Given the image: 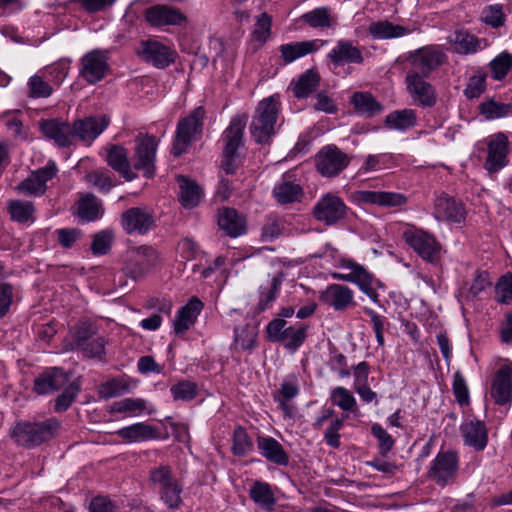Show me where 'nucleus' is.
<instances>
[{
  "label": "nucleus",
  "instance_id": "nucleus-1",
  "mask_svg": "<svg viewBox=\"0 0 512 512\" xmlns=\"http://www.w3.org/2000/svg\"><path fill=\"white\" fill-rule=\"evenodd\" d=\"M60 427L55 418L40 422L20 421L13 427L11 437L18 445L32 449L55 438Z\"/></svg>",
  "mask_w": 512,
  "mask_h": 512
},
{
  "label": "nucleus",
  "instance_id": "nucleus-2",
  "mask_svg": "<svg viewBox=\"0 0 512 512\" xmlns=\"http://www.w3.org/2000/svg\"><path fill=\"white\" fill-rule=\"evenodd\" d=\"M149 485L158 492L160 499L172 510L180 508L183 486L168 464H160L150 469Z\"/></svg>",
  "mask_w": 512,
  "mask_h": 512
},
{
  "label": "nucleus",
  "instance_id": "nucleus-3",
  "mask_svg": "<svg viewBox=\"0 0 512 512\" xmlns=\"http://www.w3.org/2000/svg\"><path fill=\"white\" fill-rule=\"evenodd\" d=\"M338 268L347 269L349 273L331 274L334 280L353 283L358 286L359 290L364 293L374 303H379V294L377 287L382 286L372 273H370L363 265L357 263L353 259H343Z\"/></svg>",
  "mask_w": 512,
  "mask_h": 512
},
{
  "label": "nucleus",
  "instance_id": "nucleus-4",
  "mask_svg": "<svg viewBox=\"0 0 512 512\" xmlns=\"http://www.w3.org/2000/svg\"><path fill=\"white\" fill-rule=\"evenodd\" d=\"M279 113V102L275 96H270L259 102L250 130L255 141L260 144L269 143L275 134V126Z\"/></svg>",
  "mask_w": 512,
  "mask_h": 512
},
{
  "label": "nucleus",
  "instance_id": "nucleus-5",
  "mask_svg": "<svg viewBox=\"0 0 512 512\" xmlns=\"http://www.w3.org/2000/svg\"><path fill=\"white\" fill-rule=\"evenodd\" d=\"M204 117L205 109L198 106L188 116L179 120L172 147L174 156H180L187 151L192 142L201 138Z\"/></svg>",
  "mask_w": 512,
  "mask_h": 512
},
{
  "label": "nucleus",
  "instance_id": "nucleus-6",
  "mask_svg": "<svg viewBox=\"0 0 512 512\" xmlns=\"http://www.w3.org/2000/svg\"><path fill=\"white\" fill-rule=\"evenodd\" d=\"M405 242L425 261L437 264L442 256V246L435 237L419 229L403 232Z\"/></svg>",
  "mask_w": 512,
  "mask_h": 512
},
{
  "label": "nucleus",
  "instance_id": "nucleus-7",
  "mask_svg": "<svg viewBox=\"0 0 512 512\" xmlns=\"http://www.w3.org/2000/svg\"><path fill=\"white\" fill-rule=\"evenodd\" d=\"M406 60L412 68L408 72L429 76L433 70L446 61V54L440 46L428 45L409 52Z\"/></svg>",
  "mask_w": 512,
  "mask_h": 512
},
{
  "label": "nucleus",
  "instance_id": "nucleus-8",
  "mask_svg": "<svg viewBox=\"0 0 512 512\" xmlns=\"http://www.w3.org/2000/svg\"><path fill=\"white\" fill-rule=\"evenodd\" d=\"M108 52L93 49L79 60V77L87 84L94 85L103 80L109 71Z\"/></svg>",
  "mask_w": 512,
  "mask_h": 512
},
{
  "label": "nucleus",
  "instance_id": "nucleus-9",
  "mask_svg": "<svg viewBox=\"0 0 512 512\" xmlns=\"http://www.w3.org/2000/svg\"><path fill=\"white\" fill-rule=\"evenodd\" d=\"M120 224L128 235H145L156 227L155 213L147 206L131 207L121 214Z\"/></svg>",
  "mask_w": 512,
  "mask_h": 512
},
{
  "label": "nucleus",
  "instance_id": "nucleus-10",
  "mask_svg": "<svg viewBox=\"0 0 512 512\" xmlns=\"http://www.w3.org/2000/svg\"><path fill=\"white\" fill-rule=\"evenodd\" d=\"M433 216L438 221L463 226L466 221L467 210L461 200L441 192L434 199Z\"/></svg>",
  "mask_w": 512,
  "mask_h": 512
},
{
  "label": "nucleus",
  "instance_id": "nucleus-11",
  "mask_svg": "<svg viewBox=\"0 0 512 512\" xmlns=\"http://www.w3.org/2000/svg\"><path fill=\"white\" fill-rule=\"evenodd\" d=\"M348 207L343 199L333 193L320 197L313 208L314 218L325 225H334L347 215Z\"/></svg>",
  "mask_w": 512,
  "mask_h": 512
},
{
  "label": "nucleus",
  "instance_id": "nucleus-12",
  "mask_svg": "<svg viewBox=\"0 0 512 512\" xmlns=\"http://www.w3.org/2000/svg\"><path fill=\"white\" fill-rule=\"evenodd\" d=\"M157 140L148 134H139L135 139L134 168L142 170L147 178L155 174Z\"/></svg>",
  "mask_w": 512,
  "mask_h": 512
},
{
  "label": "nucleus",
  "instance_id": "nucleus-13",
  "mask_svg": "<svg viewBox=\"0 0 512 512\" xmlns=\"http://www.w3.org/2000/svg\"><path fill=\"white\" fill-rule=\"evenodd\" d=\"M348 155L335 145L323 147L315 156L318 172L325 177H334L343 171L349 164Z\"/></svg>",
  "mask_w": 512,
  "mask_h": 512
},
{
  "label": "nucleus",
  "instance_id": "nucleus-14",
  "mask_svg": "<svg viewBox=\"0 0 512 512\" xmlns=\"http://www.w3.org/2000/svg\"><path fill=\"white\" fill-rule=\"evenodd\" d=\"M57 172L56 163L50 160L44 167L33 171L26 179L20 182L15 187V190L23 195L39 197L46 192V183L53 179Z\"/></svg>",
  "mask_w": 512,
  "mask_h": 512
},
{
  "label": "nucleus",
  "instance_id": "nucleus-15",
  "mask_svg": "<svg viewBox=\"0 0 512 512\" xmlns=\"http://www.w3.org/2000/svg\"><path fill=\"white\" fill-rule=\"evenodd\" d=\"M483 144L487 147L485 169L490 173H496L507 164L509 141L505 133L498 132L486 137Z\"/></svg>",
  "mask_w": 512,
  "mask_h": 512
},
{
  "label": "nucleus",
  "instance_id": "nucleus-16",
  "mask_svg": "<svg viewBox=\"0 0 512 512\" xmlns=\"http://www.w3.org/2000/svg\"><path fill=\"white\" fill-rule=\"evenodd\" d=\"M458 472V456L454 451H440L430 464L428 476L438 485L445 486Z\"/></svg>",
  "mask_w": 512,
  "mask_h": 512
},
{
  "label": "nucleus",
  "instance_id": "nucleus-17",
  "mask_svg": "<svg viewBox=\"0 0 512 512\" xmlns=\"http://www.w3.org/2000/svg\"><path fill=\"white\" fill-rule=\"evenodd\" d=\"M75 347L86 357H101L105 352V340L97 335L96 328L90 323H83L74 333Z\"/></svg>",
  "mask_w": 512,
  "mask_h": 512
},
{
  "label": "nucleus",
  "instance_id": "nucleus-18",
  "mask_svg": "<svg viewBox=\"0 0 512 512\" xmlns=\"http://www.w3.org/2000/svg\"><path fill=\"white\" fill-rule=\"evenodd\" d=\"M417 72H407L406 86L407 91L416 104L419 106L433 107L437 102V93L435 88Z\"/></svg>",
  "mask_w": 512,
  "mask_h": 512
},
{
  "label": "nucleus",
  "instance_id": "nucleus-19",
  "mask_svg": "<svg viewBox=\"0 0 512 512\" xmlns=\"http://www.w3.org/2000/svg\"><path fill=\"white\" fill-rule=\"evenodd\" d=\"M159 263V253L148 245H142L130 250L127 268L133 278L142 277Z\"/></svg>",
  "mask_w": 512,
  "mask_h": 512
},
{
  "label": "nucleus",
  "instance_id": "nucleus-20",
  "mask_svg": "<svg viewBox=\"0 0 512 512\" xmlns=\"http://www.w3.org/2000/svg\"><path fill=\"white\" fill-rule=\"evenodd\" d=\"M138 56L157 68H165L174 61L175 52L156 40H145L140 43Z\"/></svg>",
  "mask_w": 512,
  "mask_h": 512
},
{
  "label": "nucleus",
  "instance_id": "nucleus-21",
  "mask_svg": "<svg viewBox=\"0 0 512 512\" xmlns=\"http://www.w3.org/2000/svg\"><path fill=\"white\" fill-rule=\"evenodd\" d=\"M491 397L498 405H506L512 400V363L502 365L492 378Z\"/></svg>",
  "mask_w": 512,
  "mask_h": 512
},
{
  "label": "nucleus",
  "instance_id": "nucleus-22",
  "mask_svg": "<svg viewBox=\"0 0 512 512\" xmlns=\"http://www.w3.org/2000/svg\"><path fill=\"white\" fill-rule=\"evenodd\" d=\"M320 301L335 311H345L355 305L354 292L342 284H330L321 292Z\"/></svg>",
  "mask_w": 512,
  "mask_h": 512
},
{
  "label": "nucleus",
  "instance_id": "nucleus-23",
  "mask_svg": "<svg viewBox=\"0 0 512 512\" xmlns=\"http://www.w3.org/2000/svg\"><path fill=\"white\" fill-rule=\"evenodd\" d=\"M110 124V118L106 115H97L77 120L73 124V137L83 142L94 141Z\"/></svg>",
  "mask_w": 512,
  "mask_h": 512
},
{
  "label": "nucleus",
  "instance_id": "nucleus-24",
  "mask_svg": "<svg viewBox=\"0 0 512 512\" xmlns=\"http://www.w3.org/2000/svg\"><path fill=\"white\" fill-rule=\"evenodd\" d=\"M327 59L335 67L345 64H362L364 62L362 50L354 45L352 41L346 39H340L336 42V45L327 54Z\"/></svg>",
  "mask_w": 512,
  "mask_h": 512
},
{
  "label": "nucleus",
  "instance_id": "nucleus-25",
  "mask_svg": "<svg viewBox=\"0 0 512 512\" xmlns=\"http://www.w3.org/2000/svg\"><path fill=\"white\" fill-rule=\"evenodd\" d=\"M146 21L154 27L181 25L186 16L177 8L166 5H154L145 11Z\"/></svg>",
  "mask_w": 512,
  "mask_h": 512
},
{
  "label": "nucleus",
  "instance_id": "nucleus-26",
  "mask_svg": "<svg viewBox=\"0 0 512 512\" xmlns=\"http://www.w3.org/2000/svg\"><path fill=\"white\" fill-rule=\"evenodd\" d=\"M454 52L460 55H471L484 50L488 46L485 38H479L467 30H456L448 37Z\"/></svg>",
  "mask_w": 512,
  "mask_h": 512
},
{
  "label": "nucleus",
  "instance_id": "nucleus-27",
  "mask_svg": "<svg viewBox=\"0 0 512 512\" xmlns=\"http://www.w3.org/2000/svg\"><path fill=\"white\" fill-rule=\"evenodd\" d=\"M464 444L482 451L488 443V431L483 421L467 419L460 426Z\"/></svg>",
  "mask_w": 512,
  "mask_h": 512
},
{
  "label": "nucleus",
  "instance_id": "nucleus-28",
  "mask_svg": "<svg viewBox=\"0 0 512 512\" xmlns=\"http://www.w3.org/2000/svg\"><path fill=\"white\" fill-rule=\"evenodd\" d=\"M69 383L68 375L59 368H50L34 380V391L46 395L64 388Z\"/></svg>",
  "mask_w": 512,
  "mask_h": 512
},
{
  "label": "nucleus",
  "instance_id": "nucleus-29",
  "mask_svg": "<svg viewBox=\"0 0 512 512\" xmlns=\"http://www.w3.org/2000/svg\"><path fill=\"white\" fill-rule=\"evenodd\" d=\"M327 44L328 41L323 39L292 42L282 44L279 47V51L281 53V57L284 63L289 64L301 57L318 51L320 48L324 47Z\"/></svg>",
  "mask_w": 512,
  "mask_h": 512
},
{
  "label": "nucleus",
  "instance_id": "nucleus-30",
  "mask_svg": "<svg viewBox=\"0 0 512 512\" xmlns=\"http://www.w3.org/2000/svg\"><path fill=\"white\" fill-rule=\"evenodd\" d=\"M42 133L61 147L72 144L73 125L59 119L42 120L39 123Z\"/></svg>",
  "mask_w": 512,
  "mask_h": 512
},
{
  "label": "nucleus",
  "instance_id": "nucleus-31",
  "mask_svg": "<svg viewBox=\"0 0 512 512\" xmlns=\"http://www.w3.org/2000/svg\"><path fill=\"white\" fill-rule=\"evenodd\" d=\"M203 308V303L196 297L191 298L186 305L181 307L173 321L176 335H183L197 320Z\"/></svg>",
  "mask_w": 512,
  "mask_h": 512
},
{
  "label": "nucleus",
  "instance_id": "nucleus-32",
  "mask_svg": "<svg viewBox=\"0 0 512 512\" xmlns=\"http://www.w3.org/2000/svg\"><path fill=\"white\" fill-rule=\"evenodd\" d=\"M246 122L240 116L231 119L228 127L222 133L224 142L223 153L227 155L238 154L237 150L243 146V135Z\"/></svg>",
  "mask_w": 512,
  "mask_h": 512
},
{
  "label": "nucleus",
  "instance_id": "nucleus-33",
  "mask_svg": "<svg viewBox=\"0 0 512 512\" xmlns=\"http://www.w3.org/2000/svg\"><path fill=\"white\" fill-rule=\"evenodd\" d=\"M257 447L260 454L269 462L280 466H286L289 463V455L282 445L273 437L261 436L257 439Z\"/></svg>",
  "mask_w": 512,
  "mask_h": 512
},
{
  "label": "nucleus",
  "instance_id": "nucleus-34",
  "mask_svg": "<svg viewBox=\"0 0 512 512\" xmlns=\"http://www.w3.org/2000/svg\"><path fill=\"white\" fill-rule=\"evenodd\" d=\"M107 164L118 172L125 180L131 181L136 175L133 173L128 159V151L120 145H113L107 149Z\"/></svg>",
  "mask_w": 512,
  "mask_h": 512
},
{
  "label": "nucleus",
  "instance_id": "nucleus-35",
  "mask_svg": "<svg viewBox=\"0 0 512 512\" xmlns=\"http://www.w3.org/2000/svg\"><path fill=\"white\" fill-rule=\"evenodd\" d=\"M117 434L129 443L142 442L159 437L158 429L155 426L142 422L123 427L117 431Z\"/></svg>",
  "mask_w": 512,
  "mask_h": 512
},
{
  "label": "nucleus",
  "instance_id": "nucleus-36",
  "mask_svg": "<svg viewBox=\"0 0 512 512\" xmlns=\"http://www.w3.org/2000/svg\"><path fill=\"white\" fill-rule=\"evenodd\" d=\"M218 225L230 237H238L245 232L244 219L232 208H223L219 211Z\"/></svg>",
  "mask_w": 512,
  "mask_h": 512
},
{
  "label": "nucleus",
  "instance_id": "nucleus-37",
  "mask_svg": "<svg viewBox=\"0 0 512 512\" xmlns=\"http://www.w3.org/2000/svg\"><path fill=\"white\" fill-rule=\"evenodd\" d=\"M351 104L358 114L366 117H374L383 111V106L367 92H355Z\"/></svg>",
  "mask_w": 512,
  "mask_h": 512
},
{
  "label": "nucleus",
  "instance_id": "nucleus-38",
  "mask_svg": "<svg viewBox=\"0 0 512 512\" xmlns=\"http://www.w3.org/2000/svg\"><path fill=\"white\" fill-rule=\"evenodd\" d=\"M417 124V115L413 109L395 110L385 118V125L392 130L407 131Z\"/></svg>",
  "mask_w": 512,
  "mask_h": 512
},
{
  "label": "nucleus",
  "instance_id": "nucleus-39",
  "mask_svg": "<svg viewBox=\"0 0 512 512\" xmlns=\"http://www.w3.org/2000/svg\"><path fill=\"white\" fill-rule=\"evenodd\" d=\"M179 182V200L184 208L196 207L201 199L202 190L196 182L189 180L186 177L180 176Z\"/></svg>",
  "mask_w": 512,
  "mask_h": 512
},
{
  "label": "nucleus",
  "instance_id": "nucleus-40",
  "mask_svg": "<svg viewBox=\"0 0 512 512\" xmlns=\"http://www.w3.org/2000/svg\"><path fill=\"white\" fill-rule=\"evenodd\" d=\"M250 498L266 511H272L276 503L274 493L268 483L256 481L249 490Z\"/></svg>",
  "mask_w": 512,
  "mask_h": 512
},
{
  "label": "nucleus",
  "instance_id": "nucleus-41",
  "mask_svg": "<svg viewBox=\"0 0 512 512\" xmlns=\"http://www.w3.org/2000/svg\"><path fill=\"white\" fill-rule=\"evenodd\" d=\"M282 280L283 275L278 273L273 275L265 285L260 287V297L258 302L259 312L267 309L276 300Z\"/></svg>",
  "mask_w": 512,
  "mask_h": 512
},
{
  "label": "nucleus",
  "instance_id": "nucleus-42",
  "mask_svg": "<svg viewBox=\"0 0 512 512\" xmlns=\"http://www.w3.org/2000/svg\"><path fill=\"white\" fill-rule=\"evenodd\" d=\"M369 33L379 39L398 38L408 33V29L401 25H395L389 21L373 22L369 26Z\"/></svg>",
  "mask_w": 512,
  "mask_h": 512
},
{
  "label": "nucleus",
  "instance_id": "nucleus-43",
  "mask_svg": "<svg viewBox=\"0 0 512 512\" xmlns=\"http://www.w3.org/2000/svg\"><path fill=\"white\" fill-rule=\"evenodd\" d=\"M103 214L101 201L89 194L81 199L78 204V216L84 221H95Z\"/></svg>",
  "mask_w": 512,
  "mask_h": 512
},
{
  "label": "nucleus",
  "instance_id": "nucleus-44",
  "mask_svg": "<svg viewBox=\"0 0 512 512\" xmlns=\"http://www.w3.org/2000/svg\"><path fill=\"white\" fill-rule=\"evenodd\" d=\"M273 195L278 203L288 204L300 199L302 188L296 183L283 180L275 185Z\"/></svg>",
  "mask_w": 512,
  "mask_h": 512
},
{
  "label": "nucleus",
  "instance_id": "nucleus-45",
  "mask_svg": "<svg viewBox=\"0 0 512 512\" xmlns=\"http://www.w3.org/2000/svg\"><path fill=\"white\" fill-rule=\"evenodd\" d=\"M320 75L318 72L309 69L305 71L296 82L293 92L295 97L304 98L316 91L319 86Z\"/></svg>",
  "mask_w": 512,
  "mask_h": 512
},
{
  "label": "nucleus",
  "instance_id": "nucleus-46",
  "mask_svg": "<svg viewBox=\"0 0 512 512\" xmlns=\"http://www.w3.org/2000/svg\"><path fill=\"white\" fill-rule=\"evenodd\" d=\"M45 75L37 73L31 76L27 81L28 97L33 99L48 98L52 95L54 88Z\"/></svg>",
  "mask_w": 512,
  "mask_h": 512
},
{
  "label": "nucleus",
  "instance_id": "nucleus-47",
  "mask_svg": "<svg viewBox=\"0 0 512 512\" xmlns=\"http://www.w3.org/2000/svg\"><path fill=\"white\" fill-rule=\"evenodd\" d=\"M8 212L13 221L18 223H26L34 221L35 208L32 202L24 200H10L8 204Z\"/></svg>",
  "mask_w": 512,
  "mask_h": 512
},
{
  "label": "nucleus",
  "instance_id": "nucleus-48",
  "mask_svg": "<svg viewBox=\"0 0 512 512\" xmlns=\"http://www.w3.org/2000/svg\"><path fill=\"white\" fill-rule=\"evenodd\" d=\"M257 328L251 325L237 327L234 330V347L240 350H252L257 343Z\"/></svg>",
  "mask_w": 512,
  "mask_h": 512
},
{
  "label": "nucleus",
  "instance_id": "nucleus-49",
  "mask_svg": "<svg viewBox=\"0 0 512 512\" xmlns=\"http://www.w3.org/2000/svg\"><path fill=\"white\" fill-rule=\"evenodd\" d=\"M480 112L487 120H494L512 115V105L497 102L493 99L485 101L479 106Z\"/></svg>",
  "mask_w": 512,
  "mask_h": 512
},
{
  "label": "nucleus",
  "instance_id": "nucleus-50",
  "mask_svg": "<svg viewBox=\"0 0 512 512\" xmlns=\"http://www.w3.org/2000/svg\"><path fill=\"white\" fill-rule=\"evenodd\" d=\"M306 335L307 326L302 324L298 326H288L280 343H282L286 349L296 351L304 343Z\"/></svg>",
  "mask_w": 512,
  "mask_h": 512
},
{
  "label": "nucleus",
  "instance_id": "nucleus-51",
  "mask_svg": "<svg viewBox=\"0 0 512 512\" xmlns=\"http://www.w3.org/2000/svg\"><path fill=\"white\" fill-rule=\"evenodd\" d=\"M302 19L312 28H329L332 25L330 11L319 7L302 15Z\"/></svg>",
  "mask_w": 512,
  "mask_h": 512
},
{
  "label": "nucleus",
  "instance_id": "nucleus-52",
  "mask_svg": "<svg viewBox=\"0 0 512 512\" xmlns=\"http://www.w3.org/2000/svg\"><path fill=\"white\" fill-rule=\"evenodd\" d=\"M86 182L102 193H108L114 186L111 173L108 170H94L86 175Z\"/></svg>",
  "mask_w": 512,
  "mask_h": 512
},
{
  "label": "nucleus",
  "instance_id": "nucleus-53",
  "mask_svg": "<svg viewBox=\"0 0 512 512\" xmlns=\"http://www.w3.org/2000/svg\"><path fill=\"white\" fill-rule=\"evenodd\" d=\"M331 401L343 411H354L356 407V399L352 393L340 386L332 390Z\"/></svg>",
  "mask_w": 512,
  "mask_h": 512
},
{
  "label": "nucleus",
  "instance_id": "nucleus-54",
  "mask_svg": "<svg viewBox=\"0 0 512 512\" xmlns=\"http://www.w3.org/2000/svg\"><path fill=\"white\" fill-rule=\"evenodd\" d=\"M489 66L493 79L502 80L512 67V56L507 52H502L490 62Z\"/></svg>",
  "mask_w": 512,
  "mask_h": 512
},
{
  "label": "nucleus",
  "instance_id": "nucleus-55",
  "mask_svg": "<svg viewBox=\"0 0 512 512\" xmlns=\"http://www.w3.org/2000/svg\"><path fill=\"white\" fill-rule=\"evenodd\" d=\"M495 299L505 305L512 303V274L502 275L495 285Z\"/></svg>",
  "mask_w": 512,
  "mask_h": 512
},
{
  "label": "nucleus",
  "instance_id": "nucleus-56",
  "mask_svg": "<svg viewBox=\"0 0 512 512\" xmlns=\"http://www.w3.org/2000/svg\"><path fill=\"white\" fill-rule=\"evenodd\" d=\"M253 449V444L246 430L238 427L234 430L232 451L237 456H244Z\"/></svg>",
  "mask_w": 512,
  "mask_h": 512
},
{
  "label": "nucleus",
  "instance_id": "nucleus-57",
  "mask_svg": "<svg viewBox=\"0 0 512 512\" xmlns=\"http://www.w3.org/2000/svg\"><path fill=\"white\" fill-rule=\"evenodd\" d=\"M146 409L147 402L139 398H125L112 404V411L118 413L138 414Z\"/></svg>",
  "mask_w": 512,
  "mask_h": 512
},
{
  "label": "nucleus",
  "instance_id": "nucleus-58",
  "mask_svg": "<svg viewBox=\"0 0 512 512\" xmlns=\"http://www.w3.org/2000/svg\"><path fill=\"white\" fill-rule=\"evenodd\" d=\"M69 63L60 61L47 67L42 73L48 78L52 86L59 87L68 75Z\"/></svg>",
  "mask_w": 512,
  "mask_h": 512
},
{
  "label": "nucleus",
  "instance_id": "nucleus-59",
  "mask_svg": "<svg viewBox=\"0 0 512 512\" xmlns=\"http://www.w3.org/2000/svg\"><path fill=\"white\" fill-rule=\"evenodd\" d=\"M63 389V392L55 401L54 409L56 412L66 411L72 405L79 392V386L76 383H68Z\"/></svg>",
  "mask_w": 512,
  "mask_h": 512
},
{
  "label": "nucleus",
  "instance_id": "nucleus-60",
  "mask_svg": "<svg viewBox=\"0 0 512 512\" xmlns=\"http://www.w3.org/2000/svg\"><path fill=\"white\" fill-rule=\"evenodd\" d=\"M487 75L484 72H478L471 76L464 90V95L468 99L478 98L486 90Z\"/></svg>",
  "mask_w": 512,
  "mask_h": 512
},
{
  "label": "nucleus",
  "instance_id": "nucleus-61",
  "mask_svg": "<svg viewBox=\"0 0 512 512\" xmlns=\"http://www.w3.org/2000/svg\"><path fill=\"white\" fill-rule=\"evenodd\" d=\"M298 394L299 384L297 376L290 374L281 383L280 389L274 394V399L290 400Z\"/></svg>",
  "mask_w": 512,
  "mask_h": 512
},
{
  "label": "nucleus",
  "instance_id": "nucleus-62",
  "mask_svg": "<svg viewBox=\"0 0 512 512\" xmlns=\"http://www.w3.org/2000/svg\"><path fill=\"white\" fill-rule=\"evenodd\" d=\"M58 243L64 249H71L81 238L82 233L77 228H61L54 231Z\"/></svg>",
  "mask_w": 512,
  "mask_h": 512
},
{
  "label": "nucleus",
  "instance_id": "nucleus-63",
  "mask_svg": "<svg viewBox=\"0 0 512 512\" xmlns=\"http://www.w3.org/2000/svg\"><path fill=\"white\" fill-rule=\"evenodd\" d=\"M453 394L459 405H468L470 402V395L467 383L460 372H456L452 384Z\"/></svg>",
  "mask_w": 512,
  "mask_h": 512
},
{
  "label": "nucleus",
  "instance_id": "nucleus-64",
  "mask_svg": "<svg viewBox=\"0 0 512 512\" xmlns=\"http://www.w3.org/2000/svg\"><path fill=\"white\" fill-rule=\"evenodd\" d=\"M175 400L190 401L197 394V385L191 381H181L170 389Z\"/></svg>",
  "mask_w": 512,
  "mask_h": 512
}]
</instances>
